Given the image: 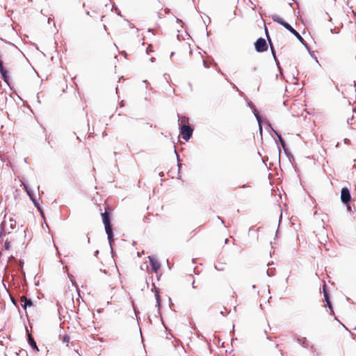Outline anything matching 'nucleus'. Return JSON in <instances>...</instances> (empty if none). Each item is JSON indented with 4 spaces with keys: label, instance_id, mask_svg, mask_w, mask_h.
<instances>
[{
    "label": "nucleus",
    "instance_id": "obj_1",
    "mask_svg": "<svg viewBox=\"0 0 356 356\" xmlns=\"http://www.w3.org/2000/svg\"><path fill=\"white\" fill-rule=\"evenodd\" d=\"M111 209L109 207H106L105 209L104 212H102L101 213L102 221L104 225L105 231L108 236V239L110 243H111L113 241V230L111 223Z\"/></svg>",
    "mask_w": 356,
    "mask_h": 356
},
{
    "label": "nucleus",
    "instance_id": "obj_2",
    "mask_svg": "<svg viewBox=\"0 0 356 356\" xmlns=\"http://www.w3.org/2000/svg\"><path fill=\"white\" fill-rule=\"evenodd\" d=\"M273 22H277L281 25H282L284 28L289 30L293 35L295 34L296 31L287 22H286L280 15H273L271 16Z\"/></svg>",
    "mask_w": 356,
    "mask_h": 356
},
{
    "label": "nucleus",
    "instance_id": "obj_3",
    "mask_svg": "<svg viewBox=\"0 0 356 356\" xmlns=\"http://www.w3.org/2000/svg\"><path fill=\"white\" fill-rule=\"evenodd\" d=\"M193 129L188 125L183 124L180 127V134L181 137L186 141H188L192 136Z\"/></svg>",
    "mask_w": 356,
    "mask_h": 356
},
{
    "label": "nucleus",
    "instance_id": "obj_4",
    "mask_svg": "<svg viewBox=\"0 0 356 356\" xmlns=\"http://www.w3.org/2000/svg\"><path fill=\"white\" fill-rule=\"evenodd\" d=\"M254 47L257 52H264L268 49V45L264 38H260L254 42Z\"/></svg>",
    "mask_w": 356,
    "mask_h": 356
},
{
    "label": "nucleus",
    "instance_id": "obj_5",
    "mask_svg": "<svg viewBox=\"0 0 356 356\" xmlns=\"http://www.w3.org/2000/svg\"><path fill=\"white\" fill-rule=\"evenodd\" d=\"M326 287H327V286H326L325 283H324L323 285V296H324L323 301L326 302L325 304V307H328V308L330 309V314L334 315V313L333 311L332 305V303L330 300L329 294L326 290Z\"/></svg>",
    "mask_w": 356,
    "mask_h": 356
},
{
    "label": "nucleus",
    "instance_id": "obj_6",
    "mask_svg": "<svg viewBox=\"0 0 356 356\" xmlns=\"http://www.w3.org/2000/svg\"><path fill=\"white\" fill-rule=\"evenodd\" d=\"M351 199L350 191L348 188L345 187L341 189V200L344 204H348Z\"/></svg>",
    "mask_w": 356,
    "mask_h": 356
},
{
    "label": "nucleus",
    "instance_id": "obj_7",
    "mask_svg": "<svg viewBox=\"0 0 356 356\" xmlns=\"http://www.w3.org/2000/svg\"><path fill=\"white\" fill-rule=\"evenodd\" d=\"M149 259L152 270L154 273H157L158 270L160 268V264L156 259H155L153 257H149Z\"/></svg>",
    "mask_w": 356,
    "mask_h": 356
},
{
    "label": "nucleus",
    "instance_id": "obj_8",
    "mask_svg": "<svg viewBox=\"0 0 356 356\" xmlns=\"http://www.w3.org/2000/svg\"><path fill=\"white\" fill-rule=\"evenodd\" d=\"M20 300L22 302H24V305H22V306L26 309L27 307H31L33 305V302L31 300L28 299L25 296H22L20 298Z\"/></svg>",
    "mask_w": 356,
    "mask_h": 356
},
{
    "label": "nucleus",
    "instance_id": "obj_9",
    "mask_svg": "<svg viewBox=\"0 0 356 356\" xmlns=\"http://www.w3.org/2000/svg\"><path fill=\"white\" fill-rule=\"evenodd\" d=\"M28 341L33 349L38 352L39 348H38L36 343L31 334H28Z\"/></svg>",
    "mask_w": 356,
    "mask_h": 356
},
{
    "label": "nucleus",
    "instance_id": "obj_10",
    "mask_svg": "<svg viewBox=\"0 0 356 356\" xmlns=\"http://www.w3.org/2000/svg\"><path fill=\"white\" fill-rule=\"evenodd\" d=\"M0 72L2 74V76L6 79V70H5L4 67H3V62L2 60L0 59Z\"/></svg>",
    "mask_w": 356,
    "mask_h": 356
},
{
    "label": "nucleus",
    "instance_id": "obj_11",
    "mask_svg": "<svg viewBox=\"0 0 356 356\" xmlns=\"http://www.w3.org/2000/svg\"><path fill=\"white\" fill-rule=\"evenodd\" d=\"M188 118L185 117V116H183L180 118V127L183 124H186L187 123H188Z\"/></svg>",
    "mask_w": 356,
    "mask_h": 356
},
{
    "label": "nucleus",
    "instance_id": "obj_12",
    "mask_svg": "<svg viewBox=\"0 0 356 356\" xmlns=\"http://www.w3.org/2000/svg\"><path fill=\"white\" fill-rule=\"evenodd\" d=\"M70 340V337L68 335H64L63 337V341L65 343H68Z\"/></svg>",
    "mask_w": 356,
    "mask_h": 356
},
{
    "label": "nucleus",
    "instance_id": "obj_13",
    "mask_svg": "<svg viewBox=\"0 0 356 356\" xmlns=\"http://www.w3.org/2000/svg\"><path fill=\"white\" fill-rule=\"evenodd\" d=\"M298 40H300V42H303V38L299 34V33H298L297 31L295 33V34H293Z\"/></svg>",
    "mask_w": 356,
    "mask_h": 356
},
{
    "label": "nucleus",
    "instance_id": "obj_14",
    "mask_svg": "<svg viewBox=\"0 0 356 356\" xmlns=\"http://www.w3.org/2000/svg\"><path fill=\"white\" fill-rule=\"evenodd\" d=\"M152 51H153V50H152V44H149L146 49V53H147V54H149L150 52H152Z\"/></svg>",
    "mask_w": 356,
    "mask_h": 356
},
{
    "label": "nucleus",
    "instance_id": "obj_15",
    "mask_svg": "<svg viewBox=\"0 0 356 356\" xmlns=\"http://www.w3.org/2000/svg\"><path fill=\"white\" fill-rule=\"evenodd\" d=\"M268 41H269V43H270V49H271V51H272V54L274 56V58H275V49H274V47L270 42V40L268 38Z\"/></svg>",
    "mask_w": 356,
    "mask_h": 356
},
{
    "label": "nucleus",
    "instance_id": "obj_16",
    "mask_svg": "<svg viewBox=\"0 0 356 356\" xmlns=\"http://www.w3.org/2000/svg\"><path fill=\"white\" fill-rule=\"evenodd\" d=\"M4 247L6 250H9L10 248V243L8 241H6L4 244Z\"/></svg>",
    "mask_w": 356,
    "mask_h": 356
},
{
    "label": "nucleus",
    "instance_id": "obj_17",
    "mask_svg": "<svg viewBox=\"0 0 356 356\" xmlns=\"http://www.w3.org/2000/svg\"><path fill=\"white\" fill-rule=\"evenodd\" d=\"M34 204L35 205V207L38 208V209L40 211V213L42 214V209L39 205L38 203H37L36 202L34 201Z\"/></svg>",
    "mask_w": 356,
    "mask_h": 356
},
{
    "label": "nucleus",
    "instance_id": "obj_18",
    "mask_svg": "<svg viewBox=\"0 0 356 356\" xmlns=\"http://www.w3.org/2000/svg\"><path fill=\"white\" fill-rule=\"evenodd\" d=\"M157 302L159 304V296L158 294H156Z\"/></svg>",
    "mask_w": 356,
    "mask_h": 356
},
{
    "label": "nucleus",
    "instance_id": "obj_19",
    "mask_svg": "<svg viewBox=\"0 0 356 356\" xmlns=\"http://www.w3.org/2000/svg\"><path fill=\"white\" fill-rule=\"evenodd\" d=\"M242 187H248V188H250V186H249V185H243V186H242Z\"/></svg>",
    "mask_w": 356,
    "mask_h": 356
},
{
    "label": "nucleus",
    "instance_id": "obj_20",
    "mask_svg": "<svg viewBox=\"0 0 356 356\" xmlns=\"http://www.w3.org/2000/svg\"><path fill=\"white\" fill-rule=\"evenodd\" d=\"M25 188H26V189H27V188L26 186H25ZM26 191H27V193H29V195L31 196L29 191L28 190H26Z\"/></svg>",
    "mask_w": 356,
    "mask_h": 356
}]
</instances>
